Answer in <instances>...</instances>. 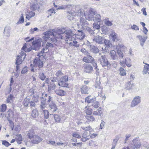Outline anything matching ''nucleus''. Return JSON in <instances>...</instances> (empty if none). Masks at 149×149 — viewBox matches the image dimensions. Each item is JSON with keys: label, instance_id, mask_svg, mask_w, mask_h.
I'll return each mask as SVG.
<instances>
[{"label": "nucleus", "instance_id": "obj_39", "mask_svg": "<svg viewBox=\"0 0 149 149\" xmlns=\"http://www.w3.org/2000/svg\"><path fill=\"white\" fill-rule=\"evenodd\" d=\"M120 138V136L119 135H117L116 136L115 139L113 140L112 143V145H116L118 141Z\"/></svg>", "mask_w": 149, "mask_h": 149}, {"label": "nucleus", "instance_id": "obj_3", "mask_svg": "<svg viewBox=\"0 0 149 149\" xmlns=\"http://www.w3.org/2000/svg\"><path fill=\"white\" fill-rule=\"evenodd\" d=\"M43 3V1L33 0L30 6V8L33 11H35L37 9L38 11L40 8L42 7Z\"/></svg>", "mask_w": 149, "mask_h": 149}, {"label": "nucleus", "instance_id": "obj_38", "mask_svg": "<svg viewBox=\"0 0 149 149\" xmlns=\"http://www.w3.org/2000/svg\"><path fill=\"white\" fill-rule=\"evenodd\" d=\"M92 105L95 108L97 109L99 106V105H100L99 103L98 102L95 101V100L93 102V103L92 104Z\"/></svg>", "mask_w": 149, "mask_h": 149}, {"label": "nucleus", "instance_id": "obj_53", "mask_svg": "<svg viewBox=\"0 0 149 149\" xmlns=\"http://www.w3.org/2000/svg\"><path fill=\"white\" fill-rule=\"evenodd\" d=\"M39 97L38 95H33L32 97V101H33L36 102H37L38 101Z\"/></svg>", "mask_w": 149, "mask_h": 149}, {"label": "nucleus", "instance_id": "obj_54", "mask_svg": "<svg viewBox=\"0 0 149 149\" xmlns=\"http://www.w3.org/2000/svg\"><path fill=\"white\" fill-rule=\"evenodd\" d=\"M69 5H65L64 6H60L59 7L57 8V10H59L60 9H65L68 7Z\"/></svg>", "mask_w": 149, "mask_h": 149}, {"label": "nucleus", "instance_id": "obj_19", "mask_svg": "<svg viewBox=\"0 0 149 149\" xmlns=\"http://www.w3.org/2000/svg\"><path fill=\"white\" fill-rule=\"evenodd\" d=\"M100 84L101 83L99 81H97L96 82L93 86L95 89L97 90L100 92H101L103 89V88L101 86Z\"/></svg>", "mask_w": 149, "mask_h": 149}, {"label": "nucleus", "instance_id": "obj_13", "mask_svg": "<svg viewBox=\"0 0 149 149\" xmlns=\"http://www.w3.org/2000/svg\"><path fill=\"white\" fill-rule=\"evenodd\" d=\"M83 60L84 61L89 63H92L94 61V59L92 56L88 55L84 57L83 58Z\"/></svg>", "mask_w": 149, "mask_h": 149}, {"label": "nucleus", "instance_id": "obj_44", "mask_svg": "<svg viewBox=\"0 0 149 149\" xmlns=\"http://www.w3.org/2000/svg\"><path fill=\"white\" fill-rule=\"evenodd\" d=\"M120 74L122 76H125L126 74L125 71L122 68H120Z\"/></svg>", "mask_w": 149, "mask_h": 149}, {"label": "nucleus", "instance_id": "obj_33", "mask_svg": "<svg viewBox=\"0 0 149 149\" xmlns=\"http://www.w3.org/2000/svg\"><path fill=\"white\" fill-rule=\"evenodd\" d=\"M104 43L105 45V46H107V47H110L112 46V44L111 42L108 40L105 39Z\"/></svg>", "mask_w": 149, "mask_h": 149}, {"label": "nucleus", "instance_id": "obj_4", "mask_svg": "<svg viewBox=\"0 0 149 149\" xmlns=\"http://www.w3.org/2000/svg\"><path fill=\"white\" fill-rule=\"evenodd\" d=\"M99 55L100 57L98 60L102 66L103 67L107 66L108 67L110 66V64L108 61L106 56L104 55H102L100 53H99Z\"/></svg>", "mask_w": 149, "mask_h": 149}, {"label": "nucleus", "instance_id": "obj_8", "mask_svg": "<svg viewBox=\"0 0 149 149\" xmlns=\"http://www.w3.org/2000/svg\"><path fill=\"white\" fill-rule=\"evenodd\" d=\"M88 25V23L86 20L84 18H81L80 21L77 24V26L79 27L81 26L83 29H84Z\"/></svg>", "mask_w": 149, "mask_h": 149}, {"label": "nucleus", "instance_id": "obj_64", "mask_svg": "<svg viewBox=\"0 0 149 149\" xmlns=\"http://www.w3.org/2000/svg\"><path fill=\"white\" fill-rule=\"evenodd\" d=\"M83 130L90 132L89 131L91 129V128L90 126H88L87 127L83 128Z\"/></svg>", "mask_w": 149, "mask_h": 149}, {"label": "nucleus", "instance_id": "obj_63", "mask_svg": "<svg viewBox=\"0 0 149 149\" xmlns=\"http://www.w3.org/2000/svg\"><path fill=\"white\" fill-rule=\"evenodd\" d=\"M104 22L105 24L107 26H111L112 25V23L109 20L107 21L106 20H105Z\"/></svg>", "mask_w": 149, "mask_h": 149}, {"label": "nucleus", "instance_id": "obj_5", "mask_svg": "<svg viewBox=\"0 0 149 149\" xmlns=\"http://www.w3.org/2000/svg\"><path fill=\"white\" fill-rule=\"evenodd\" d=\"M26 56V54L25 52L22 51L20 53V55H18L17 57L16 64V65L20 64L22 61L25 59Z\"/></svg>", "mask_w": 149, "mask_h": 149}, {"label": "nucleus", "instance_id": "obj_47", "mask_svg": "<svg viewBox=\"0 0 149 149\" xmlns=\"http://www.w3.org/2000/svg\"><path fill=\"white\" fill-rule=\"evenodd\" d=\"M46 47H47L49 49H50L53 47V45L51 43L49 42H47L46 44Z\"/></svg>", "mask_w": 149, "mask_h": 149}, {"label": "nucleus", "instance_id": "obj_32", "mask_svg": "<svg viewBox=\"0 0 149 149\" xmlns=\"http://www.w3.org/2000/svg\"><path fill=\"white\" fill-rule=\"evenodd\" d=\"M66 82L61 80V81L58 83V85L63 87H67L68 85Z\"/></svg>", "mask_w": 149, "mask_h": 149}, {"label": "nucleus", "instance_id": "obj_40", "mask_svg": "<svg viewBox=\"0 0 149 149\" xmlns=\"http://www.w3.org/2000/svg\"><path fill=\"white\" fill-rule=\"evenodd\" d=\"M86 117L87 120L91 121H93L95 120L94 117L93 116L91 115V114L86 115Z\"/></svg>", "mask_w": 149, "mask_h": 149}, {"label": "nucleus", "instance_id": "obj_15", "mask_svg": "<svg viewBox=\"0 0 149 149\" xmlns=\"http://www.w3.org/2000/svg\"><path fill=\"white\" fill-rule=\"evenodd\" d=\"M65 34H63L62 36H61L60 38H61V39L62 40H64L65 41H68V40L72 41H73L74 40V38H72V36H68L67 37L65 36L64 35Z\"/></svg>", "mask_w": 149, "mask_h": 149}, {"label": "nucleus", "instance_id": "obj_46", "mask_svg": "<svg viewBox=\"0 0 149 149\" xmlns=\"http://www.w3.org/2000/svg\"><path fill=\"white\" fill-rule=\"evenodd\" d=\"M93 27L94 29L97 30L99 29L100 27V24L96 23L93 24Z\"/></svg>", "mask_w": 149, "mask_h": 149}, {"label": "nucleus", "instance_id": "obj_41", "mask_svg": "<svg viewBox=\"0 0 149 149\" xmlns=\"http://www.w3.org/2000/svg\"><path fill=\"white\" fill-rule=\"evenodd\" d=\"M84 29H86L91 35H93L94 33V31L87 26Z\"/></svg>", "mask_w": 149, "mask_h": 149}, {"label": "nucleus", "instance_id": "obj_16", "mask_svg": "<svg viewBox=\"0 0 149 149\" xmlns=\"http://www.w3.org/2000/svg\"><path fill=\"white\" fill-rule=\"evenodd\" d=\"M26 19L29 20L31 18L35 16V13L32 11H29L26 13Z\"/></svg>", "mask_w": 149, "mask_h": 149}, {"label": "nucleus", "instance_id": "obj_29", "mask_svg": "<svg viewBox=\"0 0 149 149\" xmlns=\"http://www.w3.org/2000/svg\"><path fill=\"white\" fill-rule=\"evenodd\" d=\"M120 62L121 64L123 65L125 63L126 65L128 67H130L131 65L129 63H128L126 61V60L125 58H123V59H121L120 60Z\"/></svg>", "mask_w": 149, "mask_h": 149}, {"label": "nucleus", "instance_id": "obj_31", "mask_svg": "<svg viewBox=\"0 0 149 149\" xmlns=\"http://www.w3.org/2000/svg\"><path fill=\"white\" fill-rule=\"evenodd\" d=\"M39 115L38 110L36 109H34L32 112V116L33 117L36 118Z\"/></svg>", "mask_w": 149, "mask_h": 149}, {"label": "nucleus", "instance_id": "obj_61", "mask_svg": "<svg viewBox=\"0 0 149 149\" xmlns=\"http://www.w3.org/2000/svg\"><path fill=\"white\" fill-rule=\"evenodd\" d=\"M90 132L86 131H84V132L82 134V136L87 137L90 135Z\"/></svg>", "mask_w": 149, "mask_h": 149}, {"label": "nucleus", "instance_id": "obj_49", "mask_svg": "<svg viewBox=\"0 0 149 149\" xmlns=\"http://www.w3.org/2000/svg\"><path fill=\"white\" fill-rule=\"evenodd\" d=\"M56 87V85L54 84H52L48 85V91L54 89Z\"/></svg>", "mask_w": 149, "mask_h": 149}, {"label": "nucleus", "instance_id": "obj_7", "mask_svg": "<svg viewBox=\"0 0 149 149\" xmlns=\"http://www.w3.org/2000/svg\"><path fill=\"white\" fill-rule=\"evenodd\" d=\"M141 102V97L136 96L133 99L130 104L131 107H134L139 104Z\"/></svg>", "mask_w": 149, "mask_h": 149}, {"label": "nucleus", "instance_id": "obj_28", "mask_svg": "<svg viewBox=\"0 0 149 149\" xmlns=\"http://www.w3.org/2000/svg\"><path fill=\"white\" fill-rule=\"evenodd\" d=\"M137 37L139 38L141 42H145L147 38V36H144L143 37L139 35L137 36Z\"/></svg>", "mask_w": 149, "mask_h": 149}, {"label": "nucleus", "instance_id": "obj_2", "mask_svg": "<svg viewBox=\"0 0 149 149\" xmlns=\"http://www.w3.org/2000/svg\"><path fill=\"white\" fill-rule=\"evenodd\" d=\"M49 49L46 47L45 48H43L42 51L38 53L35 58L33 63L36 65H38L39 68L42 67L43 65L42 61L40 60V58L41 57H42V56H43L45 53L48 52Z\"/></svg>", "mask_w": 149, "mask_h": 149}, {"label": "nucleus", "instance_id": "obj_43", "mask_svg": "<svg viewBox=\"0 0 149 149\" xmlns=\"http://www.w3.org/2000/svg\"><path fill=\"white\" fill-rule=\"evenodd\" d=\"M14 98L13 96L11 94L9 95L7 99V103L10 102Z\"/></svg>", "mask_w": 149, "mask_h": 149}, {"label": "nucleus", "instance_id": "obj_1", "mask_svg": "<svg viewBox=\"0 0 149 149\" xmlns=\"http://www.w3.org/2000/svg\"><path fill=\"white\" fill-rule=\"evenodd\" d=\"M63 34H65L64 35L65 36H73L74 33L70 29L67 30L63 32L60 29L58 30L56 33V34L54 33L53 32L49 31H46L44 33V35L43 36L42 38L45 41H47L49 38H50V36H53L54 38H51V40L54 42L56 41L57 40L61 39V36H62Z\"/></svg>", "mask_w": 149, "mask_h": 149}, {"label": "nucleus", "instance_id": "obj_17", "mask_svg": "<svg viewBox=\"0 0 149 149\" xmlns=\"http://www.w3.org/2000/svg\"><path fill=\"white\" fill-rule=\"evenodd\" d=\"M78 33L77 34V38L80 40H82L85 37V34L82 30H78Z\"/></svg>", "mask_w": 149, "mask_h": 149}, {"label": "nucleus", "instance_id": "obj_55", "mask_svg": "<svg viewBox=\"0 0 149 149\" xmlns=\"http://www.w3.org/2000/svg\"><path fill=\"white\" fill-rule=\"evenodd\" d=\"M16 139L18 141H21L22 140V137L20 134L17 135L16 136Z\"/></svg>", "mask_w": 149, "mask_h": 149}, {"label": "nucleus", "instance_id": "obj_42", "mask_svg": "<svg viewBox=\"0 0 149 149\" xmlns=\"http://www.w3.org/2000/svg\"><path fill=\"white\" fill-rule=\"evenodd\" d=\"M30 102V99L27 98H26L24 99L23 102L24 105L26 107H28L29 105V103Z\"/></svg>", "mask_w": 149, "mask_h": 149}, {"label": "nucleus", "instance_id": "obj_26", "mask_svg": "<svg viewBox=\"0 0 149 149\" xmlns=\"http://www.w3.org/2000/svg\"><path fill=\"white\" fill-rule=\"evenodd\" d=\"M133 142L134 143V145L137 148H139L141 146V144L140 142L136 138L134 139L133 140Z\"/></svg>", "mask_w": 149, "mask_h": 149}, {"label": "nucleus", "instance_id": "obj_10", "mask_svg": "<svg viewBox=\"0 0 149 149\" xmlns=\"http://www.w3.org/2000/svg\"><path fill=\"white\" fill-rule=\"evenodd\" d=\"M41 40L33 41L32 42V48L36 50L38 49L40 47L41 43Z\"/></svg>", "mask_w": 149, "mask_h": 149}, {"label": "nucleus", "instance_id": "obj_20", "mask_svg": "<svg viewBox=\"0 0 149 149\" xmlns=\"http://www.w3.org/2000/svg\"><path fill=\"white\" fill-rule=\"evenodd\" d=\"M81 92L82 94H88V91L90 88L87 86L84 85L82 86L81 88Z\"/></svg>", "mask_w": 149, "mask_h": 149}, {"label": "nucleus", "instance_id": "obj_52", "mask_svg": "<svg viewBox=\"0 0 149 149\" xmlns=\"http://www.w3.org/2000/svg\"><path fill=\"white\" fill-rule=\"evenodd\" d=\"M6 104H3L1 106V111L2 112H5L6 110Z\"/></svg>", "mask_w": 149, "mask_h": 149}, {"label": "nucleus", "instance_id": "obj_9", "mask_svg": "<svg viewBox=\"0 0 149 149\" xmlns=\"http://www.w3.org/2000/svg\"><path fill=\"white\" fill-rule=\"evenodd\" d=\"M104 38L98 35L94 36L93 41L99 44H102L103 43Z\"/></svg>", "mask_w": 149, "mask_h": 149}, {"label": "nucleus", "instance_id": "obj_45", "mask_svg": "<svg viewBox=\"0 0 149 149\" xmlns=\"http://www.w3.org/2000/svg\"><path fill=\"white\" fill-rule=\"evenodd\" d=\"M43 112L45 118H48L49 117V113L48 110H43Z\"/></svg>", "mask_w": 149, "mask_h": 149}, {"label": "nucleus", "instance_id": "obj_56", "mask_svg": "<svg viewBox=\"0 0 149 149\" xmlns=\"http://www.w3.org/2000/svg\"><path fill=\"white\" fill-rule=\"evenodd\" d=\"M92 109L91 108H88L86 109V113L88 115H90L91 114Z\"/></svg>", "mask_w": 149, "mask_h": 149}, {"label": "nucleus", "instance_id": "obj_48", "mask_svg": "<svg viewBox=\"0 0 149 149\" xmlns=\"http://www.w3.org/2000/svg\"><path fill=\"white\" fill-rule=\"evenodd\" d=\"M117 53L119 55V58H124L123 53L120 51L119 50H117Z\"/></svg>", "mask_w": 149, "mask_h": 149}, {"label": "nucleus", "instance_id": "obj_59", "mask_svg": "<svg viewBox=\"0 0 149 149\" xmlns=\"http://www.w3.org/2000/svg\"><path fill=\"white\" fill-rule=\"evenodd\" d=\"M131 28L132 29L135 30H139V27L136 25L133 24L131 26Z\"/></svg>", "mask_w": 149, "mask_h": 149}, {"label": "nucleus", "instance_id": "obj_51", "mask_svg": "<svg viewBox=\"0 0 149 149\" xmlns=\"http://www.w3.org/2000/svg\"><path fill=\"white\" fill-rule=\"evenodd\" d=\"M2 144L7 147L11 145L6 140L2 141Z\"/></svg>", "mask_w": 149, "mask_h": 149}, {"label": "nucleus", "instance_id": "obj_22", "mask_svg": "<svg viewBox=\"0 0 149 149\" xmlns=\"http://www.w3.org/2000/svg\"><path fill=\"white\" fill-rule=\"evenodd\" d=\"M55 92L57 95L60 96H64L65 94V91L60 88L55 90Z\"/></svg>", "mask_w": 149, "mask_h": 149}, {"label": "nucleus", "instance_id": "obj_30", "mask_svg": "<svg viewBox=\"0 0 149 149\" xmlns=\"http://www.w3.org/2000/svg\"><path fill=\"white\" fill-rule=\"evenodd\" d=\"M74 13L72 12H68L67 15V18L70 20H71L73 19L74 16Z\"/></svg>", "mask_w": 149, "mask_h": 149}, {"label": "nucleus", "instance_id": "obj_23", "mask_svg": "<svg viewBox=\"0 0 149 149\" xmlns=\"http://www.w3.org/2000/svg\"><path fill=\"white\" fill-rule=\"evenodd\" d=\"M95 98H93L91 96H89L86 97L85 99V102L88 103H90L94 101L95 100Z\"/></svg>", "mask_w": 149, "mask_h": 149}, {"label": "nucleus", "instance_id": "obj_36", "mask_svg": "<svg viewBox=\"0 0 149 149\" xmlns=\"http://www.w3.org/2000/svg\"><path fill=\"white\" fill-rule=\"evenodd\" d=\"M24 16L23 14H22L20 18H19L18 21L16 23V24L17 25L19 24H22L24 22Z\"/></svg>", "mask_w": 149, "mask_h": 149}, {"label": "nucleus", "instance_id": "obj_57", "mask_svg": "<svg viewBox=\"0 0 149 149\" xmlns=\"http://www.w3.org/2000/svg\"><path fill=\"white\" fill-rule=\"evenodd\" d=\"M28 71V68L26 67H24L21 71V73L22 74H25Z\"/></svg>", "mask_w": 149, "mask_h": 149}, {"label": "nucleus", "instance_id": "obj_27", "mask_svg": "<svg viewBox=\"0 0 149 149\" xmlns=\"http://www.w3.org/2000/svg\"><path fill=\"white\" fill-rule=\"evenodd\" d=\"M142 73L143 74H146L147 73L149 74V66L144 65Z\"/></svg>", "mask_w": 149, "mask_h": 149}, {"label": "nucleus", "instance_id": "obj_50", "mask_svg": "<svg viewBox=\"0 0 149 149\" xmlns=\"http://www.w3.org/2000/svg\"><path fill=\"white\" fill-rule=\"evenodd\" d=\"M39 78L42 80H44L46 77L44 74L40 72L39 75Z\"/></svg>", "mask_w": 149, "mask_h": 149}, {"label": "nucleus", "instance_id": "obj_11", "mask_svg": "<svg viewBox=\"0 0 149 149\" xmlns=\"http://www.w3.org/2000/svg\"><path fill=\"white\" fill-rule=\"evenodd\" d=\"M110 37L111 40L113 42L117 41L118 40V35L113 31L111 32Z\"/></svg>", "mask_w": 149, "mask_h": 149}, {"label": "nucleus", "instance_id": "obj_18", "mask_svg": "<svg viewBox=\"0 0 149 149\" xmlns=\"http://www.w3.org/2000/svg\"><path fill=\"white\" fill-rule=\"evenodd\" d=\"M32 49L33 48L31 46L25 44L23 47L22 49L23 50V51L24 52H27L31 51Z\"/></svg>", "mask_w": 149, "mask_h": 149}, {"label": "nucleus", "instance_id": "obj_37", "mask_svg": "<svg viewBox=\"0 0 149 149\" xmlns=\"http://www.w3.org/2000/svg\"><path fill=\"white\" fill-rule=\"evenodd\" d=\"M134 84L131 81H129L126 84V88L127 89L130 90L132 89L133 86Z\"/></svg>", "mask_w": 149, "mask_h": 149}, {"label": "nucleus", "instance_id": "obj_35", "mask_svg": "<svg viewBox=\"0 0 149 149\" xmlns=\"http://www.w3.org/2000/svg\"><path fill=\"white\" fill-rule=\"evenodd\" d=\"M54 118L56 122L57 123L60 122L61 118L58 115L55 114L54 115Z\"/></svg>", "mask_w": 149, "mask_h": 149}, {"label": "nucleus", "instance_id": "obj_62", "mask_svg": "<svg viewBox=\"0 0 149 149\" xmlns=\"http://www.w3.org/2000/svg\"><path fill=\"white\" fill-rule=\"evenodd\" d=\"M39 30L37 28H34L33 29H32V28H31L30 30V32L31 34H33L34 33V31H38Z\"/></svg>", "mask_w": 149, "mask_h": 149}, {"label": "nucleus", "instance_id": "obj_6", "mask_svg": "<svg viewBox=\"0 0 149 149\" xmlns=\"http://www.w3.org/2000/svg\"><path fill=\"white\" fill-rule=\"evenodd\" d=\"M95 14V12L93 9L90 10L88 12H86L84 13L85 17L88 20H91L93 19V16Z\"/></svg>", "mask_w": 149, "mask_h": 149}, {"label": "nucleus", "instance_id": "obj_25", "mask_svg": "<svg viewBox=\"0 0 149 149\" xmlns=\"http://www.w3.org/2000/svg\"><path fill=\"white\" fill-rule=\"evenodd\" d=\"M90 51L94 53H97L99 52V49L94 46L91 45L90 46Z\"/></svg>", "mask_w": 149, "mask_h": 149}, {"label": "nucleus", "instance_id": "obj_60", "mask_svg": "<svg viewBox=\"0 0 149 149\" xmlns=\"http://www.w3.org/2000/svg\"><path fill=\"white\" fill-rule=\"evenodd\" d=\"M72 136L74 137L78 138H80L81 137V136L80 135L76 132L72 134Z\"/></svg>", "mask_w": 149, "mask_h": 149}, {"label": "nucleus", "instance_id": "obj_21", "mask_svg": "<svg viewBox=\"0 0 149 149\" xmlns=\"http://www.w3.org/2000/svg\"><path fill=\"white\" fill-rule=\"evenodd\" d=\"M46 99L45 98L42 97L41 101V104L40 105V108L42 110L45 109L46 107Z\"/></svg>", "mask_w": 149, "mask_h": 149}, {"label": "nucleus", "instance_id": "obj_14", "mask_svg": "<svg viewBox=\"0 0 149 149\" xmlns=\"http://www.w3.org/2000/svg\"><path fill=\"white\" fill-rule=\"evenodd\" d=\"M110 54L111 59L116 60L118 59V57L114 50H111L110 52Z\"/></svg>", "mask_w": 149, "mask_h": 149}, {"label": "nucleus", "instance_id": "obj_34", "mask_svg": "<svg viewBox=\"0 0 149 149\" xmlns=\"http://www.w3.org/2000/svg\"><path fill=\"white\" fill-rule=\"evenodd\" d=\"M34 130L33 129L30 130L28 132L27 135L29 139L33 138V136Z\"/></svg>", "mask_w": 149, "mask_h": 149}, {"label": "nucleus", "instance_id": "obj_24", "mask_svg": "<svg viewBox=\"0 0 149 149\" xmlns=\"http://www.w3.org/2000/svg\"><path fill=\"white\" fill-rule=\"evenodd\" d=\"M93 19L95 22H100L101 20V16L100 14L95 13Z\"/></svg>", "mask_w": 149, "mask_h": 149}, {"label": "nucleus", "instance_id": "obj_58", "mask_svg": "<svg viewBox=\"0 0 149 149\" xmlns=\"http://www.w3.org/2000/svg\"><path fill=\"white\" fill-rule=\"evenodd\" d=\"M63 74V73L61 70H59L55 74V75L57 77L61 76Z\"/></svg>", "mask_w": 149, "mask_h": 149}, {"label": "nucleus", "instance_id": "obj_12", "mask_svg": "<svg viewBox=\"0 0 149 149\" xmlns=\"http://www.w3.org/2000/svg\"><path fill=\"white\" fill-rule=\"evenodd\" d=\"M84 72L88 73L91 72L93 69L92 66L89 64H84Z\"/></svg>", "mask_w": 149, "mask_h": 149}]
</instances>
